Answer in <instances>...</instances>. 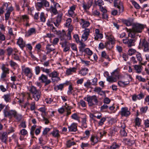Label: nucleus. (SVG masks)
Wrapping results in <instances>:
<instances>
[{
    "label": "nucleus",
    "instance_id": "3c124183",
    "mask_svg": "<svg viewBox=\"0 0 149 149\" xmlns=\"http://www.w3.org/2000/svg\"><path fill=\"white\" fill-rule=\"evenodd\" d=\"M136 52V51L135 49L130 48L128 51V54L129 55L131 56L134 54Z\"/></svg>",
    "mask_w": 149,
    "mask_h": 149
},
{
    "label": "nucleus",
    "instance_id": "de8ad7c7",
    "mask_svg": "<svg viewBox=\"0 0 149 149\" xmlns=\"http://www.w3.org/2000/svg\"><path fill=\"white\" fill-rule=\"evenodd\" d=\"M134 67L137 73H140L141 72V66L140 65H136L134 66Z\"/></svg>",
    "mask_w": 149,
    "mask_h": 149
},
{
    "label": "nucleus",
    "instance_id": "20e7f679",
    "mask_svg": "<svg viewBox=\"0 0 149 149\" xmlns=\"http://www.w3.org/2000/svg\"><path fill=\"white\" fill-rule=\"evenodd\" d=\"M139 46L141 47L144 52H149V43L145 39H141L139 43Z\"/></svg>",
    "mask_w": 149,
    "mask_h": 149
},
{
    "label": "nucleus",
    "instance_id": "09e8293b",
    "mask_svg": "<svg viewBox=\"0 0 149 149\" xmlns=\"http://www.w3.org/2000/svg\"><path fill=\"white\" fill-rule=\"evenodd\" d=\"M141 121V119L138 117H136L135 120V125L139 126L140 125Z\"/></svg>",
    "mask_w": 149,
    "mask_h": 149
},
{
    "label": "nucleus",
    "instance_id": "6ab92c4d",
    "mask_svg": "<svg viewBox=\"0 0 149 149\" xmlns=\"http://www.w3.org/2000/svg\"><path fill=\"white\" fill-rule=\"evenodd\" d=\"M17 44L22 49H23L26 46L25 42L21 38L19 37L17 40Z\"/></svg>",
    "mask_w": 149,
    "mask_h": 149
},
{
    "label": "nucleus",
    "instance_id": "680f3d73",
    "mask_svg": "<svg viewBox=\"0 0 149 149\" xmlns=\"http://www.w3.org/2000/svg\"><path fill=\"white\" fill-rule=\"evenodd\" d=\"M136 78L140 81L145 82L146 81V79L143 78L141 76H136Z\"/></svg>",
    "mask_w": 149,
    "mask_h": 149
},
{
    "label": "nucleus",
    "instance_id": "aec40b11",
    "mask_svg": "<svg viewBox=\"0 0 149 149\" xmlns=\"http://www.w3.org/2000/svg\"><path fill=\"white\" fill-rule=\"evenodd\" d=\"M77 123H72L70 126H68V127L69 131L71 132H75L77 130Z\"/></svg>",
    "mask_w": 149,
    "mask_h": 149
},
{
    "label": "nucleus",
    "instance_id": "39448f33",
    "mask_svg": "<svg viewBox=\"0 0 149 149\" xmlns=\"http://www.w3.org/2000/svg\"><path fill=\"white\" fill-rule=\"evenodd\" d=\"M2 72L1 76V79L3 81L5 80V78L6 77L7 75L9 73V69L6 66L5 64H3L1 68Z\"/></svg>",
    "mask_w": 149,
    "mask_h": 149
},
{
    "label": "nucleus",
    "instance_id": "ddd939ff",
    "mask_svg": "<svg viewBox=\"0 0 149 149\" xmlns=\"http://www.w3.org/2000/svg\"><path fill=\"white\" fill-rule=\"evenodd\" d=\"M23 72L24 74L29 78H31L33 75L32 71L30 68L28 67H27L22 69Z\"/></svg>",
    "mask_w": 149,
    "mask_h": 149
},
{
    "label": "nucleus",
    "instance_id": "7ed1b4c3",
    "mask_svg": "<svg viewBox=\"0 0 149 149\" xmlns=\"http://www.w3.org/2000/svg\"><path fill=\"white\" fill-rule=\"evenodd\" d=\"M32 94L33 97L36 101H38L40 97V92L37 90L36 87L34 86H31L29 90Z\"/></svg>",
    "mask_w": 149,
    "mask_h": 149
},
{
    "label": "nucleus",
    "instance_id": "0eeeda50",
    "mask_svg": "<svg viewBox=\"0 0 149 149\" xmlns=\"http://www.w3.org/2000/svg\"><path fill=\"white\" fill-rule=\"evenodd\" d=\"M122 41L124 44L127 45L129 47L134 45L135 40L134 39H128L126 38L123 39Z\"/></svg>",
    "mask_w": 149,
    "mask_h": 149
},
{
    "label": "nucleus",
    "instance_id": "a19ab883",
    "mask_svg": "<svg viewBox=\"0 0 149 149\" xmlns=\"http://www.w3.org/2000/svg\"><path fill=\"white\" fill-rule=\"evenodd\" d=\"M120 133L121 135L122 136H127V133L125 131V127H123L120 130Z\"/></svg>",
    "mask_w": 149,
    "mask_h": 149
},
{
    "label": "nucleus",
    "instance_id": "7c9ffc66",
    "mask_svg": "<svg viewBox=\"0 0 149 149\" xmlns=\"http://www.w3.org/2000/svg\"><path fill=\"white\" fill-rule=\"evenodd\" d=\"M130 83L129 81H119L118 82V85L121 87H124L126 86L128 84Z\"/></svg>",
    "mask_w": 149,
    "mask_h": 149
},
{
    "label": "nucleus",
    "instance_id": "dca6fc26",
    "mask_svg": "<svg viewBox=\"0 0 149 149\" xmlns=\"http://www.w3.org/2000/svg\"><path fill=\"white\" fill-rule=\"evenodd\" d=\"M144 97V95L142 93H140L138 95L134 94L132 96V98L133 101H136L137 100H140Z\"/></svg>",
    "mask_w": 149,
    "mask_h": 149
},
{
    "label": "nucleus",
    "instance_id": "f8f14e48",
    "mask_svg": "<svg viewBox=\"0 0 149 149\" xmlns=\"http://www.w3.org/2000/svg\"><path fill=\"white\" fill-rule=\"evenodd\" d=\"M116 72L117 73L116 70H115L111 73V75L112 76H108V77L107 78V81L110 82H114L116 81L117 79L116 77L118 76V74H117L114 75V73Z\"/></svg>",
    "mask_w": 149,
    "mask_h": 149
},
{
    "label": "nucleus",
    "instance_id": "1a4fd4ad",
    "mask_svg": "<svg viewBox=\"0 0 149 149\" xmlns=\"http://www.w3.org/2000/svg\"><path fill=\"white\" fill-rule=\"evenodd\" d=\"M48 77L44 74H42L41 76L39 77V79L41 80L43 83H45V86H46L51 82V81L49 79H48Z\"/></svg>",
    "mask_w": 149,
    "mask_h": 149
},
{
    "label": "nucleus",
    "instance_id": "393cba45",
    "mask_svg": "<svg viewBox=\"0 0 149 149\" xmlns=\"http://www.w3.org/2000/svg\"><path fill=\"white\" fill-rule=\"evenodd\" d=\"M8 136L6 132H3L2 135L0 136V139L2 141L5 143H6L7 139Z\"/></svg>",
    "mask_w": 149,
    "mask_h": 149
},
{
    "label": "nucleus",
    "instance_id": "c85d7f7f",
    "mask_svg": "<svg viewBox=\"0 0 149 149\" xmlns=\"http://www.w3.org/2000/svg\"><path fill=\"white\" fill-rule=\"evenodd\" d=\"M5 101L6 102H10L11 101V97L10 94H6L4 95L2 97Z\"/></svg>",
    "mask_w": 149,
    "mask_h": 149
},
{
    "label": "nucleus",
    "instance_id": "6e6552de",
    "mask_svg": "<svg viewBox=\"0 0 149 149\" xmlns=\"http://www.w3.org/2000/svg\"><path fill=\"white\" fill-rule=\"evenodd\" d=\"M108 41L105 42L106 47L109 49H111L113 47L115 42V40L113 37L112 36L109 37L108 38Z\"/></svg>",
    "mask_w": 149,
    "mask_h": 149
},
{
    "label": "nucleus",
    "instance_id": "f704fd0d",
    "mask_svg": "<svg viewBox=\"0 0 149 149\" xmlns=\"http://www.w3.org/2000/svg\"><path fill=\"white\" fill-rule=\"evenodd\" d=\"M67 42L65 41L64 42L63 44L62 45V47H63L64 45V48L63 49V51L64 52H66L69 50L70 49V47L67 45Z\"/></svg>",
    "mask_w": 149,
    "mask_h": 149
},
{
    "label": "nucleus",
    "instance_id": "b1692460",
    "mask_svg": "<svg viewBox=\"0 0 149 149\" xmlns=\"http://www.w3.org/2000/svg\"><path fill=\"white\" fill-rule=\"evenodd\" d=\"M54 45L50 44H48L46 46V48L47 50V54L49 53L51 51H54L55 49L53 47Z\"/></svg>",
    "mask_w": 149,
    "mask_h": 149
},
{
    "label": "nucleus",
    "instance_id": "0e129e2a",
    "mask_svg": "<svg viewBox=\"0 0 149 149\" xmlns=\"http://www.w3.org/2000/svg\"><path fill=\"white\" fill-rule=\"evenodd\" d=\"M41 68L42 69L43 72H45L48 74L51 72V69H45L43 67H41Z\"/></svg>",
    "mask_w": 149,
    "mask_h": 149
},
{
    "label": "nucleus",
    "instance_id": "4c0bfd02",
    "mask_svg": "<svg viewBox=\"0 0 149 149\" xmlns=\"http://www.w3.org/2000/svg\"><path fill=\"white\" fill-rule=\"evenodd\" d=\"M72 22V19L71 18H69L66 20L65 26L66 27L70 28V26L73 27L71 25V23Z\"/></svg>",
    "mask_w": 149,
    "mask_h": 149
},
{
    "label": "nucleus",
    "instance_id": "e433bc0d",
    "mask_svg": "<svg viewBox=\"0 0 149 149\" xmlns=\"http://www.w3.org/2000/svg\"><path fill=\"white\" fill-rule=\"evenodd\" d=\"M101 56L102 57L107 59L108 61H111L110 58H109V56L107 54L105 51H103L102 52Z\"/></svg>",
    "mask_w": 149,
    "mask_h": 149
},
{
    "label": "nucleus",
    "instance_id": "6e6d98bb",
    "mask_svg": "<svg viewBox=\"0 0 149 149\" xmlns=\"http://www.w3.org/2000/svg\"><path fill=\"white\" fill-rule=\"evenodd\" d=\"M73 90V87L71 85H70L68 87V90L67 91L68 95H70L72 93V91Z\"/></svg>",
    "mask_w": 149,
    "mask_h": 149
},
{
    "label": "nucleus",
    "instance_id": "4468645a",
    "mask_svg": "<svg viewBox=\"0 0 149 149\" xmlns=\"http://www.w3.org/2000/svg\"><path fill=\"white\" fill-rule=\"evenodd\" d=\"M114 6L118 9L120 12L121 13L123 12L124 7L123 3L122 1H120L118 3L116 2H114Z\"/></svg>",
    "mask_w": 149,
    "mask_h": 149
},
{
    "label": "nucleus",
    "instance_id": "473e14b6",
    "mask_svg": "<svg viewBox=\"0 0 149 149\" xmlns=\"http://www.w3.org/2000/svg\"><path fill=\"white\" fill-rule=\"evenodd\" d=\"M20 19L21 20H23L24 22H26L27 23L26 25H27L29 20V17L27 15H22L20 17Z\"/></svg>",
    "mask_w": 149,
    "mask_h": 149
},
{
    "label": "nucleus",
    "instance_id": "72a5a7b5",
    "mask_svg": "<svg viewBox=\"0 0 149 149\" xmlns=\"http://www.w3.org/2000/svg\"><path fill=\"white\" fill-rule=\"evenodd\" d=\"M73 30V27L70 26V28L68 29V33H67V39L70 40L71 39V33Z\"/></svg>",
    "mask_w": 149,
    "mask_h": 149
},
{
    "label": "nucleus",
    "instance_id": "603ef678",
    "mask_svg": "<svg viewBox=\"0 0 149 149\" xmlns=\"http://www.w3.org/2000/svg\"><path fill=\"white\" fill-rule=\"evenodd\" d=\"M51 134L54 136L55 137H58L59 135L58 130H54Z\"/></svg>",
    "mask_w": 149,
    "mask_h": 149
},
{
    "label": "nucleus",
    "instance_id": "cd10ccee",
    "mask_svg": "<svg viewBox=\"0 0 149 149\" xmlns=\"http://www.w3.org/2000/svg\"><path fill=\"white\" fill-rule=\"evenodd\" d=\"M76 6L74 5L70 7V9L68 10V14L71 16L73 15L74 13V11L75 10Z\"/></svg>",
    "mask_w": 149,
    "mask_h": 149
},
{
    "label": "nucleus",
    "instance_id": "5fc2aeb1",
    "mask_svg": "<svg viewBox=\"0 0 149 149\" xmlns=\"http://www.w3.org/2000/svg\"><path fill=\"white\" fill-rule=\"evenodd\" d=\"M36 29L34 28H31L28 31V34L29 36H30L33 34L35 33Z\"/></svg>",
    "mask_w": 149,
    "mask_h": 149
},
{
    "label": "nucleus",
    "instance_id": "c9c22d12",
    "mask_svg": "<svg viewBox=\"0 0 149 149\" xmlns=\"http://www.w3.org/2000/svg\"><path fill=\"white\" fill-rule=\"evenodd\" d=\"M76 143L74 141H72L71 140L67 141L66 145L67 147L70 148L72 146L75 145Z\"/></svg>",
    "mask_w": 149,
    "mask_h": 149
},
{
    "label": "nucleus",
    "instance_id": "a211bd4d",
    "mask_svg": "<svg viewBox=\"0 0 149 149\" xmlns=\"http://www.w3.org/2000/svg\"><path fill=\"white\" fill-rule=\"evenodd\" d=\"M95 35L94 38L95 40H97L99 39H101L103 37V35L102 34L100 33L99 29H95Z\"/></svg>",
    "mask_w": 149,
    "mask_h": 149
},
{
    "label": "nucleus",
    "instance_id": "774afa93",
    "mask_svg": "<svg viewBox=\"0 0 149 149\" xmlns=\"http://www.w3.org/2000/svg\"><path fill=\"white\" fill-rule=\"evenodd\" d=\"M106 120V118L105 117L102 118L98 122V125L100 126L102 125L103 124L104 122Z\"/></svg>",
    "mask_w": 149,
    "mask_h": 149
},
{
    "label": "nucleus",
    "instance_id": "9d476101",
    "mask_svg": "<svg viewBox=\"0 0 149 149\" xmlns=\"http://www.w3.org/2000/svg\"><path fill=\"white\" fill-rule=\"evenodd\" d=\"M120 113L122 116L127 117L130 114V112L128 110V108L127 107H122L121 109Z\"/></svg>",
    "mask_w": 149,
    "mask_h": 149
},
{
    "label": "nucleus",
    "instance_id": "412c9836",
    "mask_svg": "<svg viewBox=\"0 0 149 149\" xmlns=\"http://www.w3.org/2000/svg\"><path fill=\"white\" fill-rule=\"evenodd\" d=\"M80 23L81 25H82V28L85 29L90 25V23L88 21H85L83 19H81Z\"/></svg>",
    "mask_w": 149,
    "mask_h": 149
},
{
    "label": "nucleus",
    "instance_id": "f03ea898",
    "mask_svg": "<svg viewBox=\"0 0 149 149\" xmlns=\"http://www.w3.org/2000/svg\"><path fill=\"white\" fill-rule=\"evenodd\" d=\"M86 98V101L88 102V105L90 107H92L95 105H97L98 101L96 96L94 95L89 96L86 98L85 97L84 99Z\"/></svg>",
    "mask_w": 149,
    "mask_h": 149
},
{
    "label": "nucleus",
    "instance_id": "2eb2a0df",
    "mask_svg": "<svg viewBox=\"0 0 149 149\" xmlns=\"http://www.w3.org/2000/svg\"><path fill=\"white\" fill-rule=\"evenodd\" d=\"M15 110H10L8 111L4 110V114L5 117L12 116L14 117L17 113Z\"/></svg>",
    "mask_w": 149,
    "mask_h": 149
},
{
    "label": "nucleus",
    "instance_id": "423d86ee",
    "mask_svg": "<svg viewBox=\"0 0 149 149\" xmlns=\"http://www.w3.org/2000/svg\"><path fill=\"white\" fill-rule=\"evenodd\" d=\"M145 27V26L142 24L136 23L132 26L133 30L137 33H141Z\"/></svg>",
    "mask_w": 149,
    "mask_h": 149
},
{
    "label": "nucleus",
    "instance_id": "13d9d810",
    "mask_svg": "<svg viewBox=\"0 0 149 149\" xmlns=\"http://www.w3.org/2000/svg\"><path fill=\"white\" fill-rule=\"evenodd\" d=\"M71 117L72 119L77 120H79V117L76 113H74L72 114Z\"/></svg>",
    "mask_w": 149,
    "mask_h": 149
},
{
    "label": "nucleus",
    "instance_id": "bf43d9fd",
    "mask_svg": "<svg viewBox=\"0 0 149 149\" xmlns=\"http://www.w3.org/2000/svg\"><path fill=\"white\" fill-rule=\"evenodd\" d=\"M119 146L116 143H113L112 145L111 146L109 149H116L119 148Z\"/></svg>",
    "mask_w": 149,
    "mask_h": 149
},
{
    "label": "nucleus",
    "instance_id": "2f4dec72",
    "mask_svg": "<svg viewBox=\"0 0 149 149\" xmlns=\"http://www.w3.org/2000/svg\"><path fill=\"white\" fill-rule=\"evenodd\" d=\"M36 7L38 11H40L43 7V4L41 1L37 2L35 4Z\"/></svg>",
    "mask_w": 149,
    "mask_h": 149
},
{
    "label": "nucleus",
    "instance_id": "864d4df0",
    "mask_svg": "<svg viewBox=\"0 0 149 149\" xmlns=\"http://www.w3.org/2000/svg\"><path fill=\"white\" fill-rule=\"evenodd\" d=\"M136 55L137 60L139 61V63H141L142 60L141 54L139 52H137Z\"/></svg>",
    "mask_w": 149,
    "mask_h": 149
},
{
    "label": "nucleus",
    "instance_id": "bb28decb",
    "mask_svg": "<svg viewBox=\"0 0 149 149\" xmlns=\"http://www.w3.org/2000/svg\"><path fill=\"white\" fill-rule=\"evenodd\" d=\"M88 70L87 68H83L79 71V74L82 76H84L88 73Z\"/></svg>",
    "mask_w": 149,
    "mask_h": 149
},
{
    "label": "nucleus",
    "instance_id": "e2e57ef3",
    "mask_svg": "<svg viewBox=\"0 0 149 149\" xmlns=\"http://www.w3.org/2000/svg\"><path fill=\"white\" fill-rule=\"evenodd\" d=\"M131 2L132 4L134 6V7L137 9H139L140 6L139 4H138L136 2L134 1H131Z\"/></svg>",
    "mask_w": 149,
    "mask_h": 149
},
{
    "label": "nucleus",
    "instance_id": "58836bf2",
    "mask_svg": "<svg viewBox=\"0 0 149 149\" xmlns=\"http://www.w3.org/2000/svg\"><path fill=\"white\" fill-rule=\"evenodd\" d=\"M14 117L15 118L17 121H20L22 118V115L17 113V112L15 114Z\"/></svg>",
    "mask_w": 149,
    "mask_h": 149
},
{
    "label": "nucleus",
    "instance_id": "052dcab7",
    "mask_svg": "<svg viewBox=\"0 0 149 149\" xmlns=\"http://www.w3.org/2000/svg\"><path fill=\"white\" fill-rule=\"evenodd\" d=\"M85 134L86 135V136L85 137H81V139H88L90 135V132L89 130H86L85 132Z\"/></svg>",
    "mask_w": 149,
    "mask_h": 149
},
{
    "label": "nucleus",
    "instance_id": "79ce46f5",
    "mask_svg": "<svg viewBox=\"0 0 149 149\" xmlns=\"http://www.w3.org/2000/svg\"><path fill=\"white\" fill-rule=\"evenodd\" d=\"M65 83H63V84H60L54 87V89L55 90H62L64 87V85Z\"/></svg>",
    "mask_w": 149,
    "mask_h": 149
},
{
    "label": "nucleus",
    "instance_id": "338daca9",
    "mask_svg": "<svg viewBox=\"0 0 149 149\" xmlns=\"http://www.w3.org/2000/svg\"><path fill=\"white\" fill-rule=\"evenodd\" d=\"M5 36L0 31V41L2 42L5 40Z\"/></svg>",
    "mask_w": 149,
    "mask_h": 149
},
{
    "label": "nucleus",
    "instance_id": "69168bd1",
    "mask_svg": "<svg viewBox=\"0 0 149 149\" xmlns=\"http://www.w3.org/2000/svg\"><path fill=\"white\" fill-rule=\"evenodd\" d=\"M22 8H24L25 7H27L28 5L26 3H25V1L24 0H22L21 1ZM24 9H23L24 10Z\"/></svg>",
    "mask_w": 149,
    "mask_h": 149
},
{
    "label": "nucleus",
    "instance_id": "37998d69",
    "mask_svg": "<svg viewBox=\"0 0 149 149\" xmlns=\"http://www.w3.org/2000/svg\"><path fill=\"white\" fill-rule=\"evenodd\" d=\"M8 34L11 37L14 38L15 34L13 32V30L12 28H10L8 30Z\"/></svg>",
    "mask_w": 149,
    "mask_h": 149
},
{
    "label": "nucleus",
    "instance_id": "4d7b16f0",
    "mask_svg": "<svg viewBox=\"0 0 149 149\" xmlns=\"http://www.w3.org/2000/svg\"><path fill=\"white\" fill-rule=\"evenodd\" d=\"M84 51L86 54L89 56L93 54L92 51L88 48L85 49H84Z\"/></svg>",
    "mask_w": 149,
    "mask_h": 149
},
{
    "label": "nucleus",
    "instance_id": "9b49d317",
    "mask_svg": "<svg viewBox=\"0 0 149 149\" xmlns=\"http://www.w3.org/2000/svg\"><path fill=\"white\" fill-rule=\"evenodd\" d=\"M49 77H52L53 82L58 81L60 80L59 77H58V74L57 72L54 71L49 74Z\"/></svg>",
    "mask_w": 149,
    "mask_h": 149
},
{
    "label": "nucleus",
    "instance_id": "8fccbe9b",
    "mask_svg": "<svg viewBox=\"0 0 149 149\" xmlns=\"http://www.w3.org/2000/svg\"><path fill=\"white\" fill-rule=\"evenodd\" d=\"M91 82L89 79L87 80L86 82L84 83V86L88 88H90L91 86L92 85Z\"/></svg>",
    "mask_w": 149,
    "mask_h": 149
},
{
    "label": "nucleus",
    "instance_id": "5701e85b",
    "mask_svg": "<svg viewBox=\"0 0 149 149\" xmlns=\"http://www.w3.org/2000/svg\"><path fill=\"white\" fill-rule=\"evenodd\" d=\"M50 29L52 30V32H53L55 34H56L58 35H59V34H60L61 36H63L65 34V32L63 30V32L62 33L60 31H58L54 26Z\"/></svg>",
    "mask_w": 149,
    "mask_h": 149
},
{
    "label": "nucleus",
    "instance_id": "49530a36",
    "mask_svg": "<svg viewBox=\"0 0 149 149\" xmlns=\"http://www.w3.org/2000/svg\"><path fill=\"white\" fill-rule=\"evenodd\" d=\"M41 2L42 3L43 6H44L46 8L49 6V2L47 0H42Z\"/></svg>",
    "mask_w": 149,
    "mask_h": 149
},
{
    "label": "nucleus",
    "instance_id": "f257e3e1",
    "mask_svg": "<svg viewBox=\"0 0 149 149\" xmlns=\"http://www.w3.org/2000/svg\"><path fill=\"white\" fill-rule=\"evenodd\" d=\"M46 10L47 11H49L52 14H53L54 15H55L58 14L56 20L53 21L52 22L54 24L55 26L58 27L62 18L63 14L62 13L58 14L56 8L52 5L49 8H46Z\"/></svg>",
    "mask_w": 149,
    "mask_h": 149
},
{
    "label": "nucleus",
    "instance_id": "f3484780",
    "mask_svg": "<svg viewBox=\"0 0 149 149\" xmlns=\"http://www.w3.org/2000/svg\"><path fill=\"white\" fill-rule=\"evenodd\" d=\"M90 31V29H86L84 30V33L82 34L81 38L82 39H84L85 41L87 40L89 35Z\"/></svg>",
    "mask_w": 149,
    "mask_h": 149
},
{
    "label": "nucleus",
    "instance_id": "a18cd8bd",
    "mask_svg": "<svg viewBox=\"0 0 149 149\" xmlns=\"http://www.w3.org/2000/svg\"><path fill=\"white\" fill-rule=\"evenodd\" d=\"M40 21L42 22H45L46 20V18L45 16L44 13L42 12L40 15Z\"/></svg>",
    "mask_w": 149,
    "mask_h": 149
},
{
    "label": "nucleus",
    "instance_id": "c756f323",
    "mask_svg": "<svg viewBox=\"0 0 149 149\" xmlns=\"http://www.w3.org/2000/svg\"><path fill=\"white\" fill-rule=\"evenodd\" d=\"M76 68L74 67L70 68L68 69L66 72V74L68 75H70L72 74L73 72L76 71Z\"/></svg>",
    "mask_w": 149,
    "mask_h": 149
},
{
    "label": "nucleus",
    "instance_id": "ea45409f",
    "mask_svg": "<svg viewBox=\"0 0 149 149\" xmlns=\"http://www.w3.org/2000/svg\"><path fill=\"white\" fill-rule=\"evenodd\" d=\"M137 33L134 31L132 29V30L130 31L128 35L129 37L132 38H134L135 36V34Z\"/></svg>",
    "mask_w": 149,
    "mask_h": 149
},
{
    "label": "nucleus",
    "instance_id": "a878e982",
    "mask_svg": "<svg viewBox=\"0 0 149 149\" xmlns=\"http://www.w3.org/2000/svg\"><path fill=\"white\" fill-rule=\"evenodd\" d=\"M8 6V4L7 3H6L3 4L2 6L0 8V15L3 14L4 12V9L6 8L7 9Z\"/></svg>",
    "mask_w": 149,
    "mask_h": 149
},
{
    "label": "nucleus",
    "instance_id": "4be33fe9",
    "mask_svg": "<svg viewBox=\"0 0 149 149\" xmlns=\"http://www.w3.org/2000/svg\"><path fill=\"white\" fill-rule=\"evenodd\" d=\"M90 141L91 142V145H94L98 142V138L96 136L92 135L91 137Z\"/></svg>",
    "mask_w": 149,
    "mask_h": 149
},
{
    "label": "nucleus",
    "instance_id": "c03bdc74",
    "mask_svg": "<svg viewBox=\"0 0 149 149\" xmlns=\"http://www.w3.org/2000/svg\"><path fill=\"white\" fill-rule=\"evenodd\" d=\"M95 3L96 5H97L100 7L104 4V3L102 0H98L97 1H95Z\"/></svg>",
    "mask_w": 149,
    "mask_h": 149
}]
</instances>
